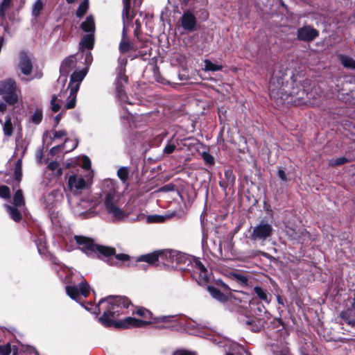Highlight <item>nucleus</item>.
<instances>
[{
	"mask_svg": "<svg viewBox=\"0 0 355 355\" xmlns=\"http://www.w3.org/2000/svg\"><path fill=\"white\" fill-rule=\"evenodd\" d=\"M19 67L20 70L24 75H29L32 71V62L28 56V55L24 52H21L20 53V60Z\"/></svg>",
	"mask_w": 355,
	"mask_h": 355,
	"instance_id": "obj_20",
	"label": "nucleus"
},
{
	"mask_svg": "<svg viewBox=\"0 0 355 355\" xmlns=\"http://www.w3.org/2000/svg\"><path fill=\"white\" fill-rule=\"evenodd\" d=\"M178 144V142L177 141L175 142L172 140L168 141L163 150V153L167 155L173 153L176 148Z\"/></svg>",
	"mask_w": 355,
	"mask_h": 355,
	"instance_id": "obj_38",
	"label": "nucleus"
},
{
	"mask_svg": "<svg viewBox=\"0 0 355 355\" xmlns=\"http://www.w3.org/2000/svg\"><path fill=\"white\" fill-rule=\"evenodd\" d=\"M148 220L150 223H160L164 220V217L162 216H148Z\"/></svg>",
	"mask_w": 355,
	"mask_h": 355,
	"instance_id": "obj_50",
	"label": "nucleus"
},
{
	"mask_svg": "<svg viewBox=\"0 0 355 355\" xmlns=\"http://www.w3.org/2000/svg\"><path fill=\"white\" fill-rule=\"evenodd\" d=\"M42 119V113L40 110H36L35 112L31 116V121L35 123L39 124Z\"/></svg>",
	"mask_w": 355,
	"mask_h": 355,
	"instance_id": "obj_45",
	"label": "nucleus"
},
{
	"mask_svg": "<svg viewBox=\"0 0 355 355\" xmlns=\"http://www.w3.org/2000/svg\"><path fill=\"white\" fill-rule=\"evenodd\" d=\"M136 313L144 319H153L151 312L143 307L137 308Z\"/></svg>",
	"mask_w": 355,
	"mask_h": 355,
	"instance_id": "obj_40",
	"label": "nucleus"
},
{
	"mask_svg": "<svg viewBox=\"0 0 355 355\" xmlns=\"http://www.w3.org/2000/svg\"><path fill=\"white\" fill-rule=\"evenodd\" d=\"M181 26L187 32H193L196 30L197 20L193 12L186 11L180 18Z\"/></svg>",
	"mask_w": 355,
	"mask_h": 355,
	"instance_id": "obj_16",
	"label": "nucleus"
},
{
	"mask_svg": "<svg viewBox=\"0 0 355 355\" xmlns=\"http://www.w3.org/2000/svg\"><path fill=\"white\" fill-rule=\"evenodd\" d=\"M342 64L346 68L355 69V60L348 55H340L339 56Z\"/></svg>",
	"mask_w": 355,
	"mask_h": 355,
	"instance_id": "obj_30",
	"label": "nucleus"
},
{
	"mask_svg": "<svg viewBox=\"0 0 355 355\" xmlns=\"http://www.w3.org/2000/svg\"><path fill=\"white\" fill-rule=\"evenodd\" d=\"M226 355H234L232 353L227 354ZM235 355H250V353L244 349L243 348H241L240 350Z\"/></svg>",
	"mask_w": 355,
	"mask_h": 355,
	"instance_id": "obj_57",
	"label": "nucleus"
},
{
	"mask_svg": "<svg viewBox=\"0 0 355 355\" xmlns=\"http://www.w3.org/2000/svg\"><path fill=\"white\" fill-rule=\"evenodd\" d=\"M20 91L17 89L15 81L7 79L0 81V95L4 94L5 101L9 104L16 103L19 97Z\"/></svg>",
	"mask_w": 355,
	"mask_h": 355,
	"instance_id": "obj_9",
	"label": "nucleus"
},
{
	"mask_svg": "<svg viewBox=\"0 0 355 355\" xmlns=\"http://www.w3.org/2000/svg\"><path fill=\"white\" fill-rule=\"evenodd\" d=\"M164 252V251H155L153 253L141 255L137 259V261H145L150 264H154L159 260L165 263V255H162Z\"/></svg>",
	"mask_w": 355,
	"mask_h": 355,
	"instance_id": "obj_19",
	"label": "nucleus"
},
{
	"mask_svg": "<svg viewBox=\"0 0 355 355\" xmlns=\"http://www.w3.org/2000/svg\"><path fill=\"white\" fill-rule=\"evenodd\" d=\"M254 292L259 297V299L264 303L269 304L270 302L271 295L269 294L266 289H263L260 286H255L254 288Z\"/></svg>",
	"mask_w": 355,
	"mask_h": 355,
	"instance_id": "obj_22",
	"label": "nucleus"
},
{
	"mask_svg": "<svg viewBox=\"0 0 355 355\" xmlns=\"http://www.w3.org/2000/svg\"><path fill=\"white\" fill-rule=\"evenodd\" d=\"M61 119V115L60 114H58L55 117V123L56 124H58L60 120Z\"/></svg>",
	"mask_w": 355,
	"mask_h": 355,
	"instance_id": "obj_63",
	"label": "nucleus"
},
{
	"mask_svg": "<svg viewBox=\"0 0 355 355\" xmlns=\"http://www.w3.org/2000/svg\"><path fill=\"white\" fill-rule=\"evenodd\" d=\"M80 164L84 169H89L91 166V162L88 157L83 156L80 159Z\"/></svg>",
	"mask_w": 355,
	"mask_h": 355,
	"instance_id": "obj_46",
	"label": "nucleus"
},
{
	"mask_svg": "<svg viewBox=\"0 0 355 355\" xmlns=\"http://www.w3.org/2000/svg\"><path fill=\"white\" fill-rule=\"evenodd\" d=\"M77 92H78L69 89V95L67 98V102L64 105L66 109H72L76 106Z\"/></svg>",
	"mask_w": 355,
	"mask_h": 355,
	"instance_id": "obj_31",
	"label": "nucleus"
},
{
	"mask_svg": "<svg viewBox=\"0 0 355 355\" xmlns=\"http://www.w3.org/2000/svg\"><path fill=\"white\" fill-rule=\"evenodd\" d=\"M273 231L272 225L263 219L254 227L250 239L253 241H265L272 235Z\"/></svg>",
	"mask_w": 355,
	"mask_h": 355,
	"instance_id": "obj_10",
	"label": "nucleus"
},
{
	"mask_svg": "<svg viewBox=\"0 0 355 355\" xmlns=\"http://www.w3.org/2000/svg\"><path fill=\"white\" fill-rule=\"evenodd\" d=\"M67 295L76 302H79L80 297H87L90 292V288L87 282L81 281L78 285H69L66 286Z\"/></svg>",
	"mask_w": 355,
	"mask_h": 355,
	"instance_id": "obj_12",
	"label": "nucleus"
},
{
	"mask_svg": "<svg viewBox=\"0 0 355 355\" xmlns=\"http://www.w3.org/2000/svg\"><path fill=\"white\" fill-rule=\"evenodd\" d=\"M173 189H174V186L171 184L164 185L160 189V190L162 191H173Z\"/></svg>",
	"mask_w": 355,
	"mask_h": 355,
	"instance_id": "obj_56",
	"label": "nucleus"
},
{
	"mask_svg": "<svg viewBox=\"0 0 355 355\" xmlns=\"http://www.w3.org/2000/svg\"><path fill=\"white\" fill-rule=\"evenodd\" d=\"M82 49H91L94 46V37L92 33L85 35L80 43Z\"/></svg>",
	"mask_w": 355,
	"mask_h": 355,
	"instance_id": "obj_25",
	"label": "nucleus"
},
{
	"mask_svg": "<svg viewBox=\"0 0 355 355\" xmlns=\"http://www.w3.org/2000/svg\"><path fill=\"white\" fill-rule=\"evenodd\" d=\"M130 304V301L125 297L111 295L99 301L95 308L97 312L94 311V313L98 314L101 311H103V315L99 317L98 320L105 327L112 326L117 328L144 327L152 323L151 320H139L132 317L115 321L114 318L125 313V311Z\"/></svg>",
	"mask_w": 355,
	"mask_h": 355,
	"instance_id": "obj_1",
	"label": "nucleus"
},
{
	"mask_svg": "<svg viewBox=\"0 0 355 355\" xmlns=\"http://www.w3.org/2000/svg\"><path fill=\"white\" fill-rule=\"evenodd\" d=\"M10 196V190L7 186L0 187V197L2 198H9Z\"/></svg>",
	"mask_w": 355,
	"mask_h": 355,
	"instance_id": "obj_44",
	"label": "nucleus"
},
{
	"mask_svg": "<svg viewBox=\"0 0 355 355\" xmlns=\"http://www.w3.org/2000/svg\"><path fill=\"white\" fill-rule=\"evenodd\" d=\"M275 355H291L288 347L284 348L282 350L277 351Z\"/></svg>",
	"mask_w": 355,
	"mask_h": 355,
	"instance_id": "obj_53",
	"label": "nucleus"
},
{
	"mask_svg": "<svg viewBox=\"0 0 355 355\" xmlns=\"http://www.w3.org/2000/svg\"><path fill=\"white\" fill-rule=\"evenodd\" d=\"M13 203L16 207H21L24 205V199L21 189L16 191L13 198Z\"/></svg>",
	"mask_w": 355,
	"mask_h": 355,
	"instance_id": "obj_33",
	"label": "nucleus"
},
{
	"mask_svg": "<svg viewBox=\"0 0 355 355\" xmlns=\"http://www.w3.org/2000/svg\"><path fill=\"white\" fill-rule=\"evenodd\" d=\"M64 196L61 189H53L49 193L44 195L43 205L44 207L52 214L54 210L63 201Z\"/></svg>",
	"mask_w": 355,
	"mask_h": 355,
	"instance_id": "obj_11",
	"label": "nucleus"
},
{
	"mask_svg": "<svg viewBox=\"0 0 355 355\" xmlns=\"http://www.w3.org/2000/svg\"><path fill=\"white\" fill-rule=\"evenodd\" d=\"M12 0H3L0 5V16L2 19H5L6 11L10 8Z\"/></svg>",
	"mask_w": 355,
	"mask_h": 355,
	"instance_id": "obj_35",
	"label": "nucleus"
},
{
	"mask_svg": "<svg viewBox=\"0 0 355 355\" xmlns=\"http://www.w3.org/2000/svg\"><path fill=\"white\" fill-rule=\"evenodd\" d=\"M74 240L79 248L85 253L98 252L106 258V261L111 266H118L119 261H126L129 260V255L125 254H115V249L103 245H98L94 241L88 237L83 236H75Z\"/></svg>",
	"mask_w": 355,
	"mask_h": 355,
	"instance_id": "obj_3",
	"label": "nucleus"
},
{
	"mask_svg": "<svg viewBox=\"0 0 355 355\" xmlns=\"http://www.w3.org/2000/svg\"><path fill=\"white\" fill-rule=\"evenodd\" d=\"M285 75L286 69L280 64H276L268 85L270 98L277 104L287 103L300 105L308 103L310 94L306 92L300 83H294L292 91L288 93L286 88L290 87L288 83L285 84L284 82Z\"/></svg>",
	"mask_w": 355,
	"mask_h": 355,
	"instance_id": "obj_2",
	"label": "nucleus"
},
{
	"mask_svg": "<svg viewBox=\"0 0 355 355\" xmlns=\"http://www.w3.org/2000/svg\"><path fill=\"white\" fill-rule=\"evenodd\" d=\"M92 178L91 171H87L85 175H71L67 181L69 191L76 196L81 193L83 191L89 189L92 182Z\"/></svg>",
	"mask_w": 355,
	"mask_h": 355,
	"instance_id": "obj_7",
	"label": "nucleus"
},
{
	"mask_svg": "<svg viewBox=\"0 0 355 355\" xmlns=\"http://www.w3.org/2000/svg\"><path fill=\"white\" fill-rule=\"evenodd\" d=\"M82 29L87 33H94L95 30L94 20L92 15L87 17L85 21L81 24Z\"/></svg>",
	"mask_w": 355,
	"mask_h": 355,
	"instance_id": "obj_23",
	"label": "nucleus"
},
{
	"mask_svg": "<svg viewBox=\"0 0 355 355\" xmlns=\"http://www.w3.org/2000/svg\"><path fill=\"white\" fill-rule=\"evenodd\" d=\"M277 302L279 304H282V305L284 304L283 299L280 296H277Z\"/></svg>",
	"mask_w": 355,
	"mask_h": 355,
	"instance_id": "obj_62",
	"label": "nucleus"
},
{
	"mask_svg": "<svg viewBox=\"0 0 355 355\" xmlns=\"http://www.w3.org/2000/svg\"><path fill=\"white\" fill-rule=\"evenodd\" d=\"M116 96L123 102L126 101L127 96L122 85L119 82L116 83Z\"/></svg>",
	"mask_w": 355,
	"mask_h": 355,
	"instance_id": "obj_41",
	"label": "nucleus"
},
{
	"mask_svg": "<svg viewBox=\"0 0 355 355\" xmlns=\"http://www.w3.org/2000/svg\"><path fill=\"white\" fill-rule=\"evenodd\" d=\"M118 177L123 182H125L128 178V170L126 167H121L117 171Z\"/></svg>",
	"mask_w": 355,
	"mask_h": 355,
	"instance_id": "obj_42",
	"label": "nucleus"
},
{
	"mask_svg": "<svg viewBox=\"0 0 355 355\" xmlns=\"http://www.w3.org/2000/svg\"><path fill=\"white\" fill-rule=\"evenodd\" d=\"M3 134L6 137H10L13 132V125L11 119L9 116L6 117L5 122L3 124Z\"/></svg>",
	"mask_w": 355,
	"mask_h": 355,
	"instance_id": "obj_29",
	"label": "nucleus"
},
{
	"mask_svg": "<svg viewBox=\"0 0 355 355\" xmlns=\"http://www.w3.org/2000/svg\"><path fill=\"white\" fill-rule=\"evenodd\" d=\"M352 308L355 310V289L353 291V297L351 302Z\"/></svg>",
	"mask_w": 355,
	"mask_h": 355,
	"instance_id": "obj_60",
	"label": "nucleus"
},
{
	"mask_svg": "<svg viewBox=\"0 0 355 355\" xmlns=\"http://www.w3.org/2000/svg\"><path fill=\"white\" fill-rule=\"evenodd\" d=\"M204 63L205 67L203 69L205 71H218L223 69V66L221 64L213 63L208 59L205 60Z\"/></svg>",
	"mask_w": 355,
	"mask_h": 355,
	"instance_id": "obj_28",
	"label": "nucleus"
},
{
	"mask_svg": "<svg viewBox=\"0 0 355 355\" xmlns=\"http://www.w3.org/2000/svg\"><path fill=\"white\" fill-rule=\"evenodd\" d=\"M89 4L88 1L85 0L83 1L78 6L77 11H76V15L78 17H82L87 10H88Z\"/></svg>",
	"mask_w": 355,
	"mask_h": 355,
	"instance_id": "obj_37",
	"label": "nucleus"
},
{
	"mask_svg": "<svg viewBox=\"0 0 355 355\" xmlns=\"http://www.w3.org/2000/svg\"><path fill=\"white\" fill-rule=\"evenodd\" d=\"M287 234L289 235L293 239L297 240L299 242L304 243L306 241V238L309 237V232L305 230L295 231L293 229H288L286 231Z\"/></svg>",
	"mask_w": 355,
	"mask_h": 355,
	"instance_id": "obj_21",
	"label": "nucleus"
},
{
	"mask_svg": "<svg viewBox=\"0 0 355 355\" xmlns=\"http://www.w3.org/2000/svg\"><path fill=\"white\" fill-rule=\"evenodd\" d=\"M350 159L345 157H341L336 159H331L329 160V165L331 166H339L349 162Z\"/></svg>",
	"mask_w": 355,
	"mask_h": 355,
	"instance_id": "obj_39",
	"label": "nucleus"
},
{
	"mask_svg": "<svg viewBox=\"0 0 355 355\" xmlns=\"http://www.w3.org/2000/svg\"><path fill=\"white\" fill-rule=\"evenodd\" d=\"M174 355H194V354L191 353L189 352L182 351V352H177L176 353H175Z\"/></svg>",
	"mask_w": 355,
	"mask_h": 355,
	"instance_id": "obj_58",
	"label": "nucleus"
},
{
	"mask_svg": "<svg viewBox=\"0 0 355 355\" xmlns=\"http://www.w3.org/2000/svg\"><path fill=\"white\" fill-rule=\"evenodd\" d=\"M340 318L346 322L347 324L351 325L352 327L355 326V319L354 318V315H352L351 310H346L342 311L340 313Z\"/></svg>",
	"mask_w": 355,
	"mask_h": 355,
	"instance_id": "obj_26",
	"label": "nucleus"
},
{
	"mask_svg": "<svg viewBox=\"0 0 355 355\" xmlns=\"http://www.w3.org/2000/svg\"><path fill=\"white\" fill-rule=\"evenodd\" d=\"M90 61L91 60V53H87L86 55V61Z\"/></svg>",
	"mask_w": 355,
	"mask_h": 355,
	"instance_id": "obj_64",
	"label": "nucleus"
},
{
	"mask_svg": "<svg viewBox=\"0 0 355 355\" xmlns=\"http://www.w3.org/2000/svg\"><path fill=\"white\" fill-rule=\"evenodd\" d=\"M58 98L56 96H53L52 99L51 101V107L53 112H57L60 108V104L58 102Z\"/></svg>",
	"mask_w": 355,
	"mask_h": 355,
	"instance_id": "obj_47",
	"label": "nucleus"
},
{
	"mask_svg": "<svg viewBox=\"0 0 355 355\" xmlns=\"http://www.w3.org/2000/svg\"><path fill=\"white\" fill-rule=\"evenodd\" d=\"M202 157L206 164L213 165L214 164V158L208 153H203Z\"/></svg>",
	"mask_w": 355,
	"mask_h": 355,
	"instance_id": "obj_49",
	"label": "nucleus"
},
{
	"mask_svg": "<svg viewBox=\"0 0 355 355\" xmlns=\"http://www.w3.org/2000/svg\"><path fill=\"white\" fill-rule=\"evenodd\" d=\"M71 142V145L70 146V148L69 149H67L66 150V153L67 152H69L73 149H75L78 145V143L76 141H71L68 139H65V142L63 145H60V146H55V147H53L51 149V154H55L57 153V152L61 149V148H63L65 145L68 143Z\"/></svg>",
	"mask_w": 355,
	"mask_h": 355,
	"instance_id": "obj_27",
	"label": "nucleus"
},
{
	"mask_svg": "<svg viewBox=\"0 0 355 355\" xmlns=\"http://www.w3.org/2000/svg\"><path fill=\"white\" fill-rule=\"evenodd\" d=\"M7 211L8 212L10 216L16 222H18L21 220V216L18 209L10 205H6Z\"/></svg>",
	"mask_w": 355,
	"mask_h": 355,
	"instance_id": "obj_32",
	"label": "nucleus"
},
{
	"mask_svg": "<svg viewBox=\"0 0 355 355\" xmlns=\"http://www.w3.org/2000/svg\"><path fill=\"white\" fill-rule=\"evenodd\" d=\"M48 168H49V170H51L52 171H55L57 170L58 175H62V169L60 168H59L58 162H57L55 161L50 162L48 165Z\"/></svg>",
	"mask_w": 355,
	"mask_h": 355,
	"instance_id": "obj_43",
	"label": "nucleus"
},
{
	"mask_svg": "<svg viewBox=\"0 0 355 355\" xmlns=\"http://www.w3.org/2000/svg\"><path fill=\"white\" fill-rule=\"evenodd\" d=\"M68 202L76 215L90 218L96 215L95 207L98 204L97 201H89L80 199L78 196L73 198L68 195Z\"/></svg>",
	"mask_w": 355,
	"mask_h": 355,
	"instance_id": "obj_5",
	"label": "nucleus"
},
{
	"mask_svg": "<svg viewBox=\"0 0 355 355\" xmlns=\"http://www.w3.org/2000/svg\"><path fill=\"white\" fill-rule=\"evenodd\" d=\"M11 354V346L9 343L0 345V355H10Z\"/></svg>",
	"mask_w": 355,
	"mask_h": 355,
	"instance_id": "obj_48",
	"label": "nucleus"
},
{
	"mask_svg": "<svg viewBox=\"0 0 355 355\" xmlns=\"http://www.w3.org/2000/svg\"><path fill=\"white\" fill-rule=\"evenodd\" d=\"M194 277L199 284H204L208 282L209 272L206 267L198 259H194Z\"/></svg>",
	"mask_w": 355,
	"mask_h": 355,
	"instance_id": "obj_13",
	"label": "nucleus"
},
{
	"mask_svg": "<svg viewBox=\"0 0 355 355\" xmlns=\"http://www.w3.org/2000/svg\"><path fill=\"white\" fill-rule=\"evenodd\" d=\"M43 9V3L41 0H37L33 6L32 14L35 17L40 16L42 10Z\"/></svg>",
	"mask_w": 355,
	"mask_h": 355,
	"instance_id": "obj_36",
	"label": "nucleus"
},
{
	"mask_svg": "<svg viewBox=\"0 0 355 355\" xmlns=\"http://www.w3.org/2000/svg\"><path fill=\"white\" fill-rule=\"evenodd\" d=\"M133 18V15H130V6L128 0H124V9L122 11V19L123 24V28L122 32V38L119 44V51L121 53H126L131 48V43L128 38V32L126 28L128 25L131 22Z\"/></svg>",
	"mask_w": 355,
	"mask_h": 355,
	"instance_id": "obj_8",
	"label": "nucleus"
},
{
	"mask_svg": "<svg viewBox=\"0 0 355 355\" xmlns=\"http://www.w3.org/2000/svg\"><path fill=\"white\" fill-rule=\"evenodd\" d=\"M76 58L74 55H70L64 59L60 68L61 75L58 79V82H65L67 80V75L76 67Z\"/></svg>",
	"mask_w": 355,
	"mask_h": 355,
	"instance_id": "obj_14",
	"label": "nucleus"
},
{
	"mask_svg": "<svg viewBox=\"0 0 355 355\" xmlns=\"http://www.w3.org/2000/svg\"><path fill=\"white\" fill-rule=\"evenodd\" d=\"M15 177L17 182H20L22 178V161L19 159L15 166Z\"/></svg>",
	"mask_w": 355,
	"mask_h": 355,
	"instance_id": "obj_34",
	"label": "nucleus"
},
{
	"mask_svg": "<svg viewBox=\"0 0 355 355\" xmlns=\"http://www.w3.org/2000/svg\"><path fill=\"white\" fill-rule=\"evenodd\" d=\"M318 36V31L309 26H306L297 30V39L302 41L310 42Z\"/></svg>",
	"mask_w": 355,
	"mask_h": 355,
	"instance_id": "obj_17",
	"label": "nucleus"
},
{
	"mask_svg": "<svg viewBox=\"0 0 355 355\" xmlns=\"http://www.w3.org/2000/svg\"><path fill=\"white\" fill-rule=\"evenodd\" d=\"M237 278L243 283H247L248 279L243 275H236Z\"/></svg>",
	"mask_w": 355,
	"mask_h": 355,
	"instance_id": "obj_59",
	"label": "nucleus"
},
{
	"mask_svg": "<svg viewBox=\"0 0 355 355\" xmlns=\"http://www.w3.org/2000/svg\"><path fill=\"white\" fill-rule=\"evenodd\" d=\"M132 1H133V8H137L141 6L143 0H132ZM128 2H129V6L130 7V0H128ZM123 3L124 4V0H123ZM123 9H124V8H123Z\"/></svg>",
	"mask_w": 355,
	"mask_h": 355,
	"instance_id": "obj_55",
	"label": "nucleus"
},
{
	"mask_svg": "<svg viewBox=\"0 0 355 355\" xmlns=\"http://www.w3.org/2000/svg\"><path fill=\"white\" fill-rule=\"evenodd\" d=\"M6 110V105L5 103L0 101V112H4Z\"/></svg>",
	"mask_w": 355,
	"mask_h": 355,
	"instance_id": "obj_61",
	"label": "nucleus"
},
{
	"mask_svg": "<svg viewBox=\"0 0 355 355\" xmlns=\"http://www.w3.org/2000/svg\"><path fill=\"white\" fill-rule=\"evenodd\" d=\"M208 291L210 295L215 298L216 300L220 302H225L227 299V296L223 294L220 290L214 287V286H208Z\"/></svg>",
	"mask_w": 355,
	"mask_h": 355,
	"instance_id": "obj_24",
	"label": "nucleus"
},
{
	"mask_svg": "<svg viewBox=\"0 0 355 355\" xmlns=\"http://www.w3.org/2000/svg\"><path fill=\"white\" fill-rule=\"evenodd\" d=\"M135 25H136V28L135 29L134 33H135V35L138 37L139 32L140 31V29H141V23L138 19H137L135 21Z\"/></svg>",
	"mask_w": 355,
	"mask_h": 355,
	"instance_id": "obj_54",
	"label": "nucleus"
},
{
	"mask_svg": "<svg viewBox=\"0 0 355 355\" xmlns=\"http://www.w3.org/2000/svg\"><path fill=\"white\" fill-rule=\"evenodd\" d=\"M87 71L83 69L78 71H74L70 79V83L68 86V89H72L74 92H78L80 87V83L86 76Z\"/></svg>",
	"mask_w": 355,
	"mask_h": 355,
	"instance_id": "obj_18",
	"label": "nucleus"
},
{
	"mask_svg": "<svg viewBox=\"0 0 355 355\" xmlns=\"http://www.w3.org/2000/svg\"><path fill=\"white\" fill-rule=\"evenodd\" d=\"M278 176L279 178L284 182H286L287 181V177H286V173L284 172V171L282 168H279L278 170Z\"/></svg>",
	"mask_w": 355,
	"mask_h": 355,
	"instance_id": "obj_52",
	"label": "nucleus"
},
{
	"mask_svg": "<svg viewBox=\"0 0 355 355\" xmlns=\"http://www.w3.org/2000/svg\"><path fill=\"white\" fill-rule=\"evenodd\" d=\"M234 299L240 303V306L245 309V313L250 316L257 317L261 315L265 311V307L257 298L250 299L248 295L237 293Z\"/></svg>",
	"mask_w": 355,
	"mask_h": 355,
	"instance_id": "obj_6",
	"label": "nucleus"
},
{
	"mask_svg": "<svg viewBox=\"0 0 355 355\" xmlns=\"http://www.w3.org/2000/svg\"><path fill=\"white\" fill-rule=\"evenodd\" d=\"M53 136L55 139H61L67 136V132L64 130L55 131L53 133Z\"/></svg>",
	"mask_w": 355,
	"mask_h": 355,
	"instance_id": "obj_51",
	"label": "nucleus"
},
{
	"mask_svg": "<svg viewBox=\"0 0 355 355\" xmlns=\"http://www.w3.org/2000/svg\"><path fill=\"white\" fill-rule=\"evenodd\" d=\"M162 255H165V263L166 264H181L184 263L189 260L187 256L180 252L175 251V250H164V252L162 253Z\"/></svg>",
	"mask_w": 355,
	"mask_h": 355,
	"instance_id": "obj_15",
	"label": "nucleus"
},
{
	"mask_svg": "<svg viewBox=\"0 0 355 355\" xmlns=\"http://www.w3.org/2000/svg\"><path fill=\"white\" fill-rule=\"evenodd\" d=\"M103 192L105 195L103 205L106 212L116 220L126 218V213L120 207L121 195L116 189V182L112 180H105Z\"/></svg>",
	"mask_w": 355,
	"mask_h": 355,
	"instance_id": "obj_4",
	"label": "nucleus"
}]
</instances>
